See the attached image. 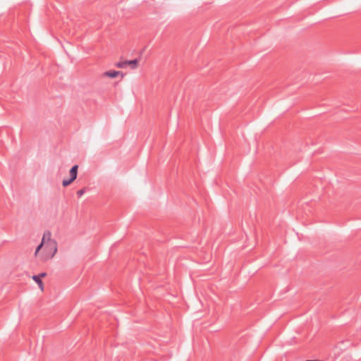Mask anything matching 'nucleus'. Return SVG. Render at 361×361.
<instances>
[{"label":"nucleus","instance_id":"nucleus-3","mask_svg":"<svg viewBox=\"0 0 361 361\" xmlns=\"http://www.w3.org/2000/svg\"><path fill=\"white\" fill-rule=\"evenodd\" d=\"M51 232L49 231H47L44 232V233L43 235V237H42V240L41 243L36 248V250H35V256H37V254L39 253V250L42 247V245L44 244V243H47V241H49V240H53L51 238Z\"/></svg>","mask_w":361,"mask_h":361},{"label":"nucleus","instance_id":"nucleus-9","mask_svg":"<svg viewBox=\"0 0 361 361\" xmlns=\"http://www.w3.org/2000/svg\"><path fill=\"white\" fill-rule=\"evenodd\" d=\"M37 276H39V279H42V278H43V277H44V276H47V273H45V272H42V273L39 274V275H37Z\"/></svg>","mask_w":361,"mask_h":361},{"label":"nucleus","instance_id":"nucleus-5","mask_svg":"<svg viewBox=\"0 0 361 361\" xmlns=\"http://www.w3.org/2000/svg\"><path fill=\"white\" fill-rule=\"evenodd\" d=\"M139 63L138 59H135L133 60L128 61L127 60V66H130L132 69H135L137 67Z\"/></svg>","mask_w":361,"mask_h":361},{"label":"nucleus","instance_id":"nucleus-6","mask_svg":"<svg viewBox=\"0 0 361 361\" xmlns=\"http://www.w3.org/2000/svg\"><path fill=\"white\" fill-rule=\"evenodd\" d=\"M32 279L37 283L41 290H43V282L41 279L39 278L38 276L34 275L32 276Z\"/></svg>","mask_w":361,"mask_h":361},{"label":"nucleus","instance_id":"nucleus-8","mask_svg":"<svg viewBox=\"0 0 361 361\" xmlns=\"http://www.w3.org/2000/svg\"><path fill=\"white\" fill-rule=\"evenodd\" d=\"M85 192V189H80L77 191V195L78 197H81Z\"/></svg>","mask_w":361,"mask_h":361},{"label":"nucleus","instance_id":"nucleus-4","mask_svg":"<svg viewBox=\"0 0 361 361\" xmlns=\"http://www.w3.org/2000/svg\"><path fill=\"white\" fill-rule=\"evenodd\" d=\"M120 74H121L122 77L123 76V74L120 72V71H106L104 73V76H107V77H109V78H116L117 77L118 75H119Z\"/></svg>","mask_w":361,"mask_h":361},{"label":"nucleus","instance_id":"nucleus-2","mask_svg":"<svg viewBox=\"0 0 361 361\" xmlns=\"http://www.w3.org/2000/svg\"><path fill=\"white\" fill-rule=\"evenodd\" d=\"M78 166L74 165L70 170V178L64 179L62 182V185L64 187L69 185L71 183H73L76 178L78 176Z\"/></svg>","mask_w":361,"mask_h":361},{"label":"nucleus","instance_id":"nucleus-7","mask_svg":"<svg viewBox=\"0 0 361 361\" xmlns=\"http://www.w3.org/2000/svg\"><path fill=\"white\" fill-rule=\"evenodd\" d=\"M116 67L120 68H125L127 67V60L123 61H119L116 64Z\"/></svg>","mask_w":361,"mask_h":361},{"label":"nucleus","instance_id":"nucleus-1","mask_svg":"<svg viewBox=\"0 0 361 361\" xmlns=\"http://www.w3.org/2000/svg\"><path fill=\"white\" fill-rule=\"evenodd\" d=\"M42 252L37 254L42 261L46 262L51 259L57 252V243L56 240H49L42 245Z\"/></svg>","mask_w":361,"mask_h":361}]
</instances>
